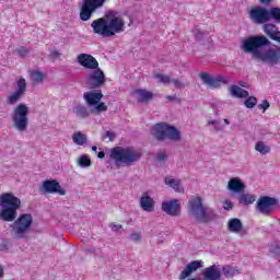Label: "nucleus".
<instances>
[{
	"label": "nucleus",
	"instance_id": "13d9d810",
	"mask_svg": "<svg viewBox=\"0 0 280 280\" xmlns=\"http://www.w3.org/2000/svg\"><path fill=\"white\" fill-rule=\"evenodd\" d=\"M2 277H3V267H1L0 265V279H2Z\"/></svg>",
	"mask_w": 280,
	"mask_h": 280
},
{
	"label": "nucleus",
	"instance_id": "58836bf2",
	"mask_svg": "<svg viewBox=\"0 0 280 280\" xmlns=\"http://www.w3.org/2000/svg\"><path fill=\"white\" fill-rule=\"evenodd\" d=\"M14 52L20 56L21 58H25L30 54V48L25 46H20L15 48Z\"/></svg>",
	"mask_w": 280,
	"mask_h": 280
},
{
	"label": "nucleus",
	"instance_id": "a211bd4d",
	"mask_svg": "<svg viewBox=\"0 0 280 280\" xmlns=\"http://www.w3.org/2000/svg\"><path fill=\"white\" fill-rule=\"evenodd\" d=\"M91 27L94 34H100L101 36H108V20L104 18L94 20L91 23Z\"/></svg>",
	"mask_w": 280,
	"mask_h": 280
},
{
	"label": "nucleus",
	"instance_id": "ddd939ff",
	"mask_svg": "<svg viewBox=\"0 0 280 280\" xmlns=\"http://www.w3.org/2000/svg\"><path fill=\"white\" fill-rule=\"evenodd\" d=\"M126 32V22L121 16L113 15L107 20V36H115V34H122Z\"/></svg>",
	"mask_w": 280,
	"mask_h": 280
},
{
	"label": "nucleus",
	"instance_id": "f704fd0d",
	"mask_svg": "<svg viewBox=\"0 0 280 280\" xmlns=\"http://www.w3.org/2000/svg\"><path fill=\"white\" fill-rule=\"evenodd\" d=\"M16 92L25 95V91H27V83L25 82V78H20L16 82Z\"/></svg>",
	"mask_w": 280,
	"mask_h": 280
},
{
	"label": "nucleus",
	"instance_id": "3c124183",
	"mask_svg": "<svg viewBox=\"0 0 280 280\" xmlns=\"http://www.w3.org/2000/svg\"><path fill=\"white\" fill-rule=\"evenodd\" d=\"M110 229H112V231L117 232V231H120V229H124V226L119 223H112Z\"/></svg>",
	"mask_w": 280,
	"mask_h": 280
},
{
	"label": "nucleus",
	"instance_id": "9d476101",
	"mask_svg": "<svg viewBox=\"0 0 280 280\" xmlns=\"http://www.w3.org/2000/svg\"><path fill=\"white\" fill-rule=\"evenodd\" d=\"M104 84H106V74L100 69V66L88 73L86 86L90 89H100Z\"/></svg>",
	"mask_w": 280,
	"mask_h": 280
},
{
	"label": "nucleus",
	"instance_id": "c85d7f7f",
	"mask_svg": "<svg viewBox=\"0 0 280 280\" xmlns=\"http://www.w3.org/2000/svg\"><path fill=\"white\" fill-rule=\"evenodd\" d=\"M264 32L267 34V36H280L279 28L272 23L265 24Z\"/></svg>",
	"mask_w": 280,
	"mask_h": 280
},
{
	"label": "nucleus",
	"instance_id": "4468645a",
	"mask_svg": "<svg viewBox=\"0 0 280 280\" xmlns=\"http://www.w3.org/2000/svg\"><path fill=\"white\" fill-rule=\"evenodd\" d=\"M199 78L201 80L202 84H206L208 89H220L222 84H229V81H226V78L223 75L212 77L209 73H200Z\"/></svg>",
	"mask_w": 280,
	"mask_h": 280
},
{
	"label": "nucleus",
	"instance_id": "7c9ffc66",
	"mask_svg": "<svg viewBox=\"0 0 280 280\" xmlns=\"http://www.w3.org/2000/svg\"><path fill=\"white\" fill-rule=\"evenodd\" d=\"M256 152H259V154L266 155L270 154V145L266 144L264 141H258L255 144Z\"/></svg>",
	"mask_w": 280,
	"mask_h": 280
},
{
	"label": "nucleus",
	"instance_id": "6ab92c4d",
	"mask_svg": "<svg viewBox=\"0 0 280 280\" xmlns=\"http://www.w3.org/2000/svg\"><path fill=\"white\" fill-rule=\"evenodd\" d=\"M199 268H202V260H194L189 262L179 275V280H185L191 276V272H196Z\"/></svg>",
	"mask_w": 280,
	"mask_h": 280
},
{
	"label": "nucleus",
	"instance_id": "5701e85b",
	"mask_svg": "<svg viewBox=\"0 0 280 280\" xmlns=\"http://www.w3.org/2000/svg\"><path fill=\"white\" fill-rule=\"evenodd\" d=\"M228 231H230V233H240V235L243 236L244 224L242 223V220L237 218L230 219L228 221Z\"/></svg>",
	"mask_w": 280,
	"mask_h": 280
},
{
	"label": "nucleus",
	"instance_id": "4d7b16f0",
	"mask_svg": "<svg viewBox=\"0 0 280 280\" xmlns=\"http://www.w3.org/2000/svg\"><path fill=\"white\" fill-rule=\"evenodd\" d=\"M262 5H268L270 3V0H259Z\"/></svg>",
	"mask_w": 280,
	"mask_h": 280
},
{
	"label": "nucleus",
	"instance_id": "2f4dec72",
	"mask_svg": "<svg viewBox=\"0 0 280 280\" xmlns=\"http://www.w3.org/2000/svg\"><path fill=\"white\" fill-rule=\"evenodd\" d=\"M255 200H256L255 195L243 194L238 197V202L241 205H253Z\"/></svg>",
	"mask_w": 280,
	"mask_h": 280
},
{
	"label": "nucleus",
	"instance_id": "bb28decb",
	"mask_svg": "<svg viewBox=\"0 0 280 280\" xmlns=\"http://www.w3.org/2000/svg\"><path fill=\"white\" fill-rule=\"evenodd\" d=\"M165 185L177 191L178 194L183 192V187H180V180L174 177H165Z\"/></svg>",
	"mask_w": 280,
	"mask_h": 280
},
{
	"label": "nucleus",
	"instance_id": "6e6d98bb",
	"mask_svg": "<svg viewBox=\"0 0 280 280\" xmlns=\"http://www.w3.org/2000/svg\"><path fill=\"white\" fill-rule=\"evenodd\" d=\"M271 40H277V43H280V36H270Z\"/></svg>",
	"mask_w": 280,
	"mask_h": 280
},
{
	"label": "nucleus",
	"instance_id": "412c9836",
	"mask_svg": "<svg viewBox=\"0 0 280 280\" xmlns=\"http://www.w3.org/2000/svg\"><path fill=\"white\" fill-rule=\"evenodd\" d=\"M228 189L234 194H243L246 189V184H244L238 177H233L228 183Z\"/></svg>",
	"mask_w": 280,
	"mask_h": 280
},
{
	"label": "nucleus",
	"instance_id": "6e6552de",
	"mask_svg": "<svg viewBox=\"0 0 280 280\" xmlns=\"http://www.w3.org/2000/svg\"><path fill=\"white\" fill-rule=\"evenodd\" d=\"M33 221L34 219L32 218V214L20 215V218L11 225L14 237H18V240L25 237V233L30 231Z\"/></svg>",
	"mask_w": 280,
	"mask_h": 280
},
{
	"label": "nucleus",
	"instance_id": "72a5a7b5",
	"mask_svg": "<svg viewBox=\"0 0 280 280\" xmlns=\"http://www.w3.org/2000/svg\"><path fill=\"white\" fill-rule=\"evenodd\" d=\"M22 96H23V94L15 91L13 94H11L7 97V104H9L10 106H14V104H16L21 100Z\"/></svg>",
	"mask_w": 280,
	"mask_h": 280
},
{
	"label": "nucleus",
	"instance_id": "4c0bfd02",
	"mask_svg": "<svg viewBox=\"0 0 280 280\" xmlns=\"http://www.w3.org/2000/svg\"><path fill=\"white\" fill-rule=\"evenodd\" d=\"M155 79L162 84H172V78H170L167 74L158 73L155 74Z\"/></svg>",
	"mask_w": 280,
	"mask_h": 280
},
{
	"label": "nucleus",
	"instance_id": "8fccbe9b",
	"mask_svg": "<svg viewBox=\"0 0 280 280\" xmlns=\"http://www.w3.org/2000/svg\"><path fill=\"white\" fill-rule=\"evenodd\" d=\"M259 108L266 112L268 108H270V103L268 101H262V103L259 105Z\"/></svg>",
	"mask_w": 280,
	"mask_h": 280
},
{
	"label": "nucleus",
	"instance_id": "4be33fe9",
	"mask_svg": "<svg viewBox=\"0 0 280 280\" xmlns=\"http://www.w3.org/2000/svg\"><path fill=\"white\" fill-rule=\"evenodd\" d=\"M140 209L142 211H147L148 213H151V211H154V199L150 197L148 192H143L140 198Z\"/></svg>",
	"mask_w": 280,
	"mask_h": 280
},
{
	"label": "nucleus",
	"instance_id": "ea45409f",
	"mask_svg": "<svg viewBox=\"0 0 280 280\" xmlns=\"http://www.w3.org/2000/svg\"><path fill=\"white\" fill-rule=\"evenodd\" d=\"M245 106L246 108H255V106H257V97L249 96L247 100H245Z\"/></svg>",
	"mask_w": 280,
	"mask_h": 280
},
{
	"label": "nucleus",
	"instance_id": "c9c22d12",
	"mask_svg": "<svg viewBox=\"0 0 280 280\" xmlns=\"http://www.w3.org/2000/svg\"><path fill=\"white\" fill-rule=\"evenodd\" d=\"M198 43L206 49H209V47H211V43H213V39H211V36H200L198 37Z\"/></svg>",
	"mask_w": 280,
	"mask_h": 280
},
{
	"label": "nucleus",
	"instance_id": "393cba45",
	"mask_svg": "<svg viewBox=\"0 0 280 280\" xmlns=\"http://www.w3.org/2000/svg\"><path fill=\"white\" fill-rule=\"evenodd\" d=\"M72 113L79 118V119H88L89 115H91V112L89 108L84 105H77L73 107Z\"/></svg>",
	"mask_w": 280,
	"mask_h": 280
},
{
	"label": "nucleus",
	"instance_id": "f03ea898",
	"mask_svg": "<svg viewBox=\"0 0 280 280\" xmlns=\"http://www.w3.org/2000/svg\"><path fill=\"white\" fill-rule=\"evenodd\" d=\"M21 209V199L11 192L0 195V220L3 222H14Z\"/></svg>",
	"mask_w": 280,
	"mask_h": 280
},
{
	"label": "nucleus",
	"instance_id": "a18cd8bd",
	"mask_svg": "<svg viewBox=\"0 0 280 280\" xmlns=\"http://www.w3.org/2000/svg\"><path fill=\"white\" fill-rule=\"evenodd\" d=\"M117 136L114 133V132H110V131H106L104 135H103V140L106 141V139H108V141H115V138Z\"/></svg>",
	"mask_w": 280,
	"mask_h": 280
},
{
	"label": "nucleus",
	"instance_id": "b1692460",
	"mask_svg": "<svg viewBox=\"0 0 280 280\" xmlns=\"http://www.w3.org/2000/svg\"><path fill=\"white\" fill-rule=\"evenodd\" d=\"M30 78L33 86H38V84H43L45 80V73L38 71V70H32L30 72Z\"/></svg>",
	"mask_w": 280,
	"mask_h": 280
},
{
	"label": "nucleus",
	"instance_id": "c03bdc74",
	"mask_svg": "<svg viewBox=\"0 0 280 280\" xmlns=\"http://www.w3.org/2000/svg\"><path fill=\"white\" fill-rule=\"evenodd\" d=\"M209 34L207 30H205V26H199L195 30V36H207Z\"/></svg>",
	"mask_w": 280,
	"mask_h": 280
},
{
	"label": "nucleus",
	"instance_id": "a19ab883",
	"mask_svg": "<svg viewBox=\"0 0 280 280\" xmlns=\"http://www.w3.org/2000/svg\"><path fill=\"white\" fill-rule=\"evenodd\" d=\"M271 19L277 23H280V9L279 8H271Z\"/></svg>",
	"mask_w": 280,
	"mask_h": 280
},
{
	"label": "nucleus",
	"instance_id": "473e14b6",
	"mask_svg": "<svg viewBox=\"0 0 280 280\" xmlns=\"http://www.w3.org/2000/svg\"><path fill=\"white\" fill-rule=\"evenodd\" d=\"M223 275L224 277H226V279H231L235 277V275H240V270L237 268L226 266V267H223Z\"/></svg>",
	"mask_w": 280,
	"mask_h": 280
},
{
	"label": "nucleus",
	"instance_id": "bf43d9fd",
	"mask_svg": "<svg viewBox=\"0 0 280 280\" xmlns=\"http://www.w3.org/2000/svg\"><path fill=\"white\" fill-rule=\"evenodd\" d=\"M223 121H224L225 126H229V124H231V122L229 121V119H226V118H224Z\"/></svg>",
	"mask_w": 280,
	"mask_h": 280
},
{
	"label": "nucleus",
	"instance_id": "7ed1b4c3",
	"mask_svg": "<svg viewBox=\"0 0 280 280\" xmlns=\"http://www.w3.org/2000/svg\"><path fill=\"white\" fill-rule=\"evenodd\" d=\"M110 159H113L116 165H135L141 161V151L132 147H116L110 151Z\"/></svg>",
	"mask_w": 280,
	"mask_h": 280
},
{
	"label": "nucleus",
	"instance_id": "aec40b11",
	"mask_svg": "<svg viewBox=\"0 0 280 280\" xmlns=\"http://www.w3.org/2000/svg\"><path fill=\"white\" fill-rule=\"evenodd\" d=\"M203 280H221L222 279V271L218 268V266L212 265L207 267L203 272Z\"/></svg>",
	"mask_w": 280,
	"mask_h": 280
},
{
	"label": "nucleus",
	"instance_id": "79ce46f5",
	"mask_svg": "<svg viewBox=\"0 0 280 280\" xmlns=\"http://www.w3.org/2000/svg\"><path fill=\"white\" fill-rule=\"evenodd\" d=\"M208 126H214V130L220 132V130H224V126L220 125V120H209Z\"/></svg>",
	"mask_w": 280,
	"mask_h": 280
},
{
	"label": "nucleus",
	"instance_id": "39448f33",
	"mask_svg": "<svg viewBox=\"0 0 280 280\" xmlns=\"http://www.w3.org/2000/svg\"><path fill=\"white\" fill-rule=\"evenodd\" d=\"M28 115V106L23 103H20L18 106H15L11 115L14 130H18V132H25V130H27L30 126V118H27Z\"/></svg>",
	"mask_w": 280,
	"mask_h": 280
},
{
	"label": "nucleus",
	"instance_id": "49530a36",
	"mask_svg": "<svg viewBox=\"0 0 280 280\" xmlns=\"http://www.w3.org/2000/svg\"><path fill=\"white\" fill-rule=\"evenodd\" d=\"M155 160L158 161V163H163V161H167V154H165L164 152L156 153Z\"/></svg>",
	"mask_w": 280,
	"mask_h": 280
},
{
	"label": "nucleus",
	"instance_id": "864d4df0",
	"mask_svg": "<svg viewBox=\"0 0 280 280\" xmlns=\"http://www.w3.org/2000/svg\"><path fill=\"white\" fill-rule=\"evenodd\" d=\"M166 100L167 102H176V95H173V96L168 95L166 96Z\"/></svg>",
	"mask_w": 280,
	"mask_h": 280
},
{
	"label": "nucleus",
	"instance_id": "9b49d317",
	"mask_svg": "<svg viewBox=\"0 0 280 280\" xmlns=\"http://www.w3.org/2000/svg\"><path fill=\"white\" fill-rule=\"evenodd\" d=\"M106 0H83V4L80 11L81 21H90L91 16L97 8H102Z\"/></svg>",
	"mask_w": 280,
	"mask_h": 280
},
{
	"label": "nucleus",
	"instance_id": "e433bc0d",
	"mask_svg": "<svg viewBox=\"0 0 280 280\" xmlns=\"http://www.w3.org/2000/svg\"><path fill=\"white\" fill-rule=\"evenodd\" d=\"M77 163L79 167H91L92 165L91 159H89L86 155H81Z\"/></svg>",
	"mask_w": 280,
	"mask_h": 280
},
{
	"label": "nucleus",
	"instance_id": "09e8293b",
	"mask_svg": "<svg viewBox=\"0 0 280 280\" xmlns=\"http://www.w3.org/2000/svg\"><path fill=\"white\" fill-rule=\"evenodd\" d=\"M223 209H225V211H231V209H233V202L231 200H225L223 203Z\"/></svg>",
	"mask_w": 280,
	"mask_h": 280
},
{
	"label": "nucleus",
	"instance_id": "f3484780",
	"mask_svg": "<svg viewBox=\"0 0 280 280\" xmlns=\"http://www.w3.org/2000/svg\"><path fill=\"white\" fill-rule=\"evenodd\" d=\"M162 211L167 215H172L173 218H176V215H180V203L178 202V199L163 201Z\"/></svg>",
	"mask_w": 280,
	"mask_h": 280
},
{
	"label": "nucleus",
	"instance_id": "1a4fd4ad",
	"mask_svg": "<svg viewBox=\"0 0 280 280\" xmlns=\"http://www.w3.org/2000/svg\"><path fill=\"white\" fill-rule=\"evenodd\" d=\"M279 205V199L269 196L259 197L256 202V211L261 215H270L275 211V207Z\"/></svg>",
	"mask_w": 280,
	"mask_h": 280
},
{
	"label": "nucleus",
	"instance_id": "f8f14e48",
	"mask_svg": "<svg viewBox=\"0 0 280 280\" xmlns=\"http://www.w3.org/2000/svg\"><path fill=\"white\" fill-rule=\"evenodd\" d=\"M249 18L253 23H256L257 25L268 23V21L272 19V9L268 10L261 7H256L250 10Z\"/></svg>",
	"mask_w": 280,
	"mask_h": 280
},
{
	"label": "nucleus",
	"instance_id": "37998d69",
	"mask_svg": "<svg viewBox=\"0 0 280 280\" xmlns=\"http://www.w3.org/2000/svg\"><path fill=\"white\" fill-rule=\"evenodd\" d=\"M171 84H173L175 89H185V82L180 79H171Z\"/></svg>",
	"mask_w": 280,
	"mask_h": 280
},
{
	"label": "nucleus",
	"instance_id": "5fc2aeb1",
	"mask_svg": "<svg viewBox=\"0 0 280 280\" xmlns=\"http://www.w3.org/2000/svg\"><path fill=\"white\" fill-rule=\"evenodd\" d=\"M104 156H106V153H104V151L97 153L98 159H104Z\"/></svg>",
	"mask_w": 280,
	"mask_h": 280
},
{
	"label": "nucleus",
	"instance_id": "20e7f679",
	"mask_svg": "<svg viewBox=\"0 0 280 280\" xmlns=\"http://www.w3.org/2000/svg\"><path fill=\"white\" fill-rule=\"evenodd\" d=\"M188 211L194 220L201 224H207V222H211V220L215 218V213L209 211L207 207L202 205V198L199 196H194L188 200Z\"/></svg>",
	"mask_w": 280,
	"mask_h": 280
},
{
	"label": "nucleus",
	"instance_id": "052dcab7",
	"mask_svg": "<svg viewBox=\"0 0 280 280\" xmlns=\"http://www.w3.org/2000/svg\"><path fill=\"white\" fill-rule=\"evenodd\" d=\"M92 151L97 152V147L96 145L92 147Z\"/></svg>",
	"mask_w": 280,
	"mask_h": 280
},
{
	"label": "nucleus",
	"instance_id": "c756f323",
	"mask_svg": "<svg viewBox=\"0 0 280 280\" xmlns=\"http://www.w3.org/2000/svg\"><path fill=\"white\" fill-rule=\"evenodd\" d=\"M86 139V135L82 133V131L74 132L72 136V141L75 145H84Z\"/></svg>",
	"mask_w": 280,
	"mask_h": 280
},
{
	"label": "nucleus",
	"instance_id": "cd10ccee",
	"mask_svg": "<svg viewBox=\"0 0 280 280\" xmlns=\"http://www.w3.org/2000/svg\"><path fill=\"white\" fill-rule=\"evenodd\" d=\"M230 93L233 97H238V98L248 97V91L240 88L238 85H232L230 88Z\"/></svg>",
	"mask_w": 280,
	"mask_h": 280
},
{
	"label": "nucleus",
	"instance_id": "f257e3e1",
	"mask_svg": "<svg viewBox=\"0 0 280 280\" xmlns=\"http://www.w3.org/2000/svg\"><path fill=\"white\" fill-rule=\"evenodd\" d=\"M270 46V40L264 36H254L244 39L241 49L245 54H252L253 58L267 62L268 65H279L280 62V48L264 49Z\"/></svg>",
	"mask_w": 280,
	"mask_h": 280
},
{
	"label": "nucleus",
	"instance_id": "603ef678",
	"mask_svg": "<svg viewBox=\"0 0 280 280\" xmlns=\"http://www.w3.org/2000/svg\"><path fill=\"white\" fill-rule=\"evenodd\" d=\"M51 58H60V52L54 50L51 54H50Z\"/></svg>",
	"mask_w": 280,
	"mask_h": 280
},
{
	"label": "nucleus",
	"instance_id": "de8ad7c7",
	"mask_svg": "<svg viewBox=\"0 0 280 280\" xmlns=\"http://www.w3.org/2000/svg\"><path fill=\"white\" fill-rule=\"evenodd\" d=\"M129 240L131 242H141V234L138 232H135V233L130 234Z\"/></svg>",
	"mask_w": 280,
	"mask_h": 280
},
{
	"label": "nucleus",
	"instance_id": "dca6fc26",
	"mask_svg": "<svg viewBox=\"0 0 280 280\" xmlns=\"http://www.w3.org/2000/svg\"><path fill=\"white\" fill-rule=\"evenodd\" d=\"M77 61L81 67H84V69H90V71L100 67V62H97V59L89 54L78 55Z\"/></svg>",
	"mask_w": 280,
	"mask_h": 280
},
{
	"label": "nucleus",
	"instance_id": "0eeeda50",
	"mask_svg": "<svg viewBox=\"0 0 280 280\" xmlns=\"http://www.w3.org/2000/svg\"><path fill=\"white\" fill-rule=\"evenodd\" d=\"M151 132L158 141H165V139H170L171 141H180V131H178L176 127L167 124L155 125Z\"/></svg>",
	"mask_w": 280,
	"mask_h": 280
},
{
	"label": "nucleus",
	"instance_id": "2eb2a0df",
	"mask_svg": "<svg viewBox=\"0 0 280 280\" xmlns=\"http://www.w3.org/2000/svg\"><path fill=\"white\" fill-rule=\"evenodd\" d=\"M39 191H42V194H59V196H65L67 194V191L62 189V186H60V183L56 179L44 180Z\"/></svg>",
	"mask_w": 280,
	"mask_h": 280
},
{
	"label": "nucleus",
	"instance_id": "a878e982",
	"mask_svg": "<svg viewBox=\"0 0 280 280\" xmlns=\"http://www.w3.org/2000/svg\"><path fill=\"white\" fill-rule=\"evenodd\" d=\"M135 93L138 95V102H142V104H148L154 97V94L147 90H136Z\"/></svg>",
	"mask_w": 280,
	"mask_h": 280
},
{
	"label": "nucleus",
	"instance_id": "423d86ee",
	"mask_svg": "<svg viewBox=\"0 0 280 280\" xmlns=\"http://www.w3.org/2000/svg\"><path fill=\"white\" fill-rule=\"evenodd\" d=\"M102 97H104L102 90H92L83 94V100L88 106H94L90 109L93 115H100L101 113H106V110H108V106H106L105 103H100L102 102Z\"/></svg>",
	"mask_w": 280,
	"mask_h": 280
}]
</instances>
